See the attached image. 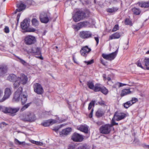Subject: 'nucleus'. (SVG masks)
Listing matches in <instances>:
<instances>
[{
	"label": "nucleus",
	"instance_id": "3",
	"mask_svg": "<svg viewBox=\"0 0 149 149\" xmlns=\"http://www.w3.org/2000/svg\"><path fill=\"white\" fill-rule=\"evenodd\" d=\"M21 27L22 30L26 32H34L36 29L33 28H29V23L26 19H24L21 23Z\"/></svg>",
	"mask_w": 149,
	"mask_h": 149
},
{
	"label": "nucleus",
	"instance_id": "49",
	"mask_svg": "<svg viewBox=\"0 0 149 149\" xmlns=\"http://www.w3.org/2000/svg\"><path fill=\"white\" fill-rule=\"evenodd\" d=\"M4 31L6 33H8L10 31L9 27L7 26H6L4 29Z\"/></svg>",
	"mask_w": 149,
	"mask_h": 149
},
{
	"label": "nucleus",
	"instance_id": "22",
	"mask_svg": "<svg viewBox=\"0 0 149 149\" xmlns=\"http://www.w3.org/2000/svg\"><path fill=\"white\" fill-rule=\"evenodd\" d=\"M121 36L120 33L116 32L112 34L109 36V39L110 40L113 39H116L119 38Z\"/></svg>",
	"mask_w": 149,
	"mask_h": 149
},
{
	"label": "nucleus",
	"instance_id": "21",
	"mask_svg": "<svg viewBox=\"0 0 149 149\" xmlns=\"http://www.w3.org/2000/svg\"><path fill=\"white\" fill-rule=\"evenodd\" d=\"M118 10V8L116 7H113L111 8H108L106 9L107 13H114Z\"/></svg>",
	"mask_w": 149,
	"mask_h": 149
},
{
	"label": "nucleus",
	"instance_id": "5",
	"mask_svg": "<svg viewBox=\"0 0 149 149\" xmlns=\"http://www.w3.org/2000/svg\"><path fill=\"white\" fill-rule=\"evenodd\" d=\"M118 52V49L115 52L109 54L103 53L102 54V56L104 59L111 61L113 60L116 57Z\"/></svg>",
	"mask_w": 149,
	"mask_h": 149
},
{
	"label": "nucleus",
	"instance_id": "20",
	"mask_svg": "<svg viewBox=\"0 0 149 149\" xmlns=\"http://www.w3.org/2000/svg\"><path fill=\"white\" fill-rule=\"evenodd\" d=\"M17 77L16 76L13 74H10L7 77V79L9 81L11 82H15L16 81Z\"/></svg>",
	"mask_w": 149,
	"mask_h": 149
},
{
	"label": "nucleus",
	"instance_id": "53",
	"mask_svg": "<svg viewBox=\"0 0 149 149\" xmlns=\"http://www.w3.org/2000/svg\"><path fill=\"white\" fill-rule=\"evenodd\" d=\"M100 60L101 62V63L104 65H105L106 64V62H105L104 61L102 58H100Z\"/></svg>",
	"mask_w": 149,
	"mask_h": 149
},
{
	"label": "nucleus",
	"instance_id": "39",
	"mask_svg": "<svg viewBox=\"0 0 149 149\" xmlns=\"http://www.w3.org/2000/svg\"><path fill=\"white\" fill-rule=\"evenodd\" d=\"M95 101L92 100V101L89 104L88 107V110H90L92 106L94 107L95 106Z\"/></svg>",
	"mask_w": 149,
	"mask_h": 149
},
{
	"label": "nucleus",
	"instance_id": "1",
	"mask_svg": "<svg viewBox=\"0 0 149 149\" xmlns=\"http://www.w3.org/2000/svg\"><path fill=\"white\" fill-rule=\"evenodd\" d=\"M20 118L23 121L30 122H34L36 119L34 114L30 112H28L23 114L20 116Z\"/></svg>",
	"mask_w": 149,
	"mask_h": 149
},
{
	"label": "nucleus",
	"instance_id": "11",
	"mask_svg": "<svg viewBox=\"0 0 149 149\" xmlns=\"http://www.w3.org/2000/svg\"><path fill=\"white\" fill-rule=\"evenodd\" d=\"M92 34L89 31H82L79 33L80 37L82 39H88L92 37Z\"/></svg>",
	"mask_w": 149,
	"mask_h": 149
},
{
	"label": "nucleus",
	"instance_id": "8",
	"mask_svg": "<svg viewBox=\"0 0 149 149\" xmlns=\"http://www.w3.org/2000/svg\"><path fill=\"white\" fill-rule=\"evenodd\" d=\"M36 38L32 36L28 35L26 36L24 39V42L27 45H31L34 44L36 42Z\"/></svg>",
	"mask_w": 149,
	"mask_h": 149
},
{
	"label": "nucleus",
	"instance_id": "38",
	"mask_svg": "<svg viewBox=\"0 0 149 149\" xmlns=\"http://www.w3.org/2000/svg\"><path fill=\"white\" fill-rule=\"evenodd\" d=\"M41 124L42 125L45 127H47L49 126V125H50V123H49V120H48L42 123H41Z\"/></svg>",
	"mask_w": 149,
	"mask_h": 149
},
{
	"label": "nucleus",
	"instance_id": "62",
	"mask_svg": "<svg viewBox=\"0 0 149 149\" xmlns=\"http://www.w3.org/2000/svg\"><path fill=\"white\" fill-rule=\"evenodd\" d=\"M59 130V128H55L53 129V130L56 132H57Z\"/></svg>",
	"mask_w": 149,
	"mask_h": 149
},
{
	"label": "nucleus",
	"instance_id": "28",
	"mask_svg": "<svg viewBox=\"0 0 149 149\" xmlns=\"http://www.w3.org/2000/svg\"><path fill=\"white\" fill-rule=\"evenodd\" d=\"M143 65L146 67V69L149 70V58H145L143 60V62L142 63Z\"/></svg>",
	"mask_w": 149,
	"mask_h": 149
},
{
	"label": "nucleus",
	"instance_id": "17",
	"mask_svg": "<svg viewBox=\"0 0 149 149\" xmlns=\"http://www.w3.org/2000/svg\"><path fill=\"white\" fill-rule=\"evenodd\" d=\"M4 113H10L13 114L18 112L19 109V108L17 107L13 108H7L5 107Z\"/></svg>",
	"mask_w": 149,
	"mask_h": 149
},
{
	"label": "nucleus",
	"instance_id": "16",
	"mask_svg": "<svg viewBox=\"0 0 149 149\" xmlns=\"http://www.w3.org/2000/svg\"><path fill=\"white\" fill-rule=\"evenodd\" d=\"M41 22L42 23H47L49 21V19L47 14L45 13H42L39 17Z\"/></svg>",
	"mask_w": 149,
	"mask_h": 149
},
{
	"label": "nucleus",
	"instance_id": "45",
	"mask_svg": "<svg viewBox=\"0 0 149 149\" xmlns=\"http://www.w3.org/2000/svg\"><path fill=\"white\" fill-rule=\"evenodd\" d=\"M120 1V0H111L109 2L110 4L112 3L115 4L116 3Z\"/></svg>",
	"mask_w": 149,
	"mask_h": 149
},
{
	"label": "nucleus",
	"instance_id": "33",
	"mask_svg": "<svg viewBox=\"0 0 149 149\" xmlns=\"http://www.w3.org/2000/svg\"><path fill=\"white\" fill-rule=\"evenodd\" d=\"M32 25L34 27H37L39 25V21L36 18L32 19L31 21Z\"/></svg>",
	"mask_w": 149,
	"mask_h": 149
},
{
	"label": "nucleus",
	"instance_id": "32",
	"mask_svg": "<svg viewBox=\"0 0 149 149\" xmlns=\"http://www.w3.org/2000/svg\"><path fill=\"white\" fill-rule=\"evenodd\" d=\"M132 10L133 14L136 15H139L141 12V11L139 8L135 7L132 8Z\"/></svg>",
	"mask_w": 149,
	"mask_h": 149
},
{
	"label": "nucleus",
	"instance_id": "31",
	"mask_svg": "<svg viewBox=\"0 0 149 149\" xmlns=\"http://www.w3.org/2000/svg\"><path fill=\"white\" fill-rule=\"evenodd\" d=\"M102 86L99 84H97L95 85L93 90L95 92L100 91Z\"/></svg>",
	"mask_w": 149,
	"mask_h": 149
},
{
	"label": "nucleus",
	"instance_id": "15",
	"mask_svg": "<svg viewBox=\"0 0 149 149\" xmlns=\"http://www.w3.org/2000/svg\"><path fill=\"white\" fill-rule=\"evenodd\" d=\"M91 50L90 48H89L87 46H86L81 48L80 53L82 56H86Z\"/></svg>",
	"mask_w": 149,
	"mask_h": 149
},
{
	"label": "nucleus",
	"instance_id": "9",
	"mask_svg": "<svg viewBox=\"0 0 149 149\" xmlns=\"http://www.w3.org/2000/svg\"><path fill=\"white\" fill-rule=\"evenodd\" d=\"M22 88L21 87H20L15 92L14 95L13 100L18 102L19 101L21 97V95L22 93Z\"/></svg>",
	"mask_w": 149,
	"mask_h": 149
},
{
	"label": "nucleus",
	"instance_id": "34",
	"mask_svg": "<svg viewBox=\"0 0 149 149\" xmlns=\"http://www.w3.org/2000/svg\"><path fill=\"white\" fill-rule=\"evenodd\" d=\"M87 85L88 87L91 89L93 90L95 86L94 85L93 83L91 81H88L87 83Z\"/></svg>",
	"mask_w": 149,
	"mask_h": 149
},
{
	"label": "nucleus",
	"instance_id": "6",
	"mask_svg": "<svg viewBox=\"0 0 149 149\" xmlns=\"http://www.w3.org/2000/svg\"><path fill=\"white\" fill-rule=\"evenodd\" d=\"M111 128V125L109 124L102 125L100 128V132L103 134H108L110 132Z\"/></svg>",
	"mask_w": 149,
	"mask_h": 149
},
{
	"label": "nucleus",
	"instance_id": "47",
	"mask_svg": "<svg viewBox=\"0 0 149 149\" xmlns=\"http://www.w3.org/2000/svg\"><path fill=\"white\" fill-rule=\"evenodd\" d=\"M114 118H113L112 119V121H111V124H110V125H111V127H112V126L115 125H118V123H116L115 122L114 120H113Z\"/></svg>",
	"mask_w": 149,
	"mask_h": 149
},
{
	"label": "nucleus",
	"instance_id": "46",
	"mask_svg": "<svg viewBox=\"0 0 149 149\" xmlns=\"http://www.w3.org/2000/svg\"><path fill=\"white\" fill-rule=\"evenodd\" d=\"M7 125H8V124H6L5 122H2L0 123V128L2 129Z\"/></svg>",
	"mask_w": 149,
	"mask_h": 149
},
{
	"label": "nucleus",
	"instance_id": "64",
	"mask_svg": "<svg viewBox=\"0 0 149 149\" xmlns=\"http://www.w3.org/2000/svg\"><path fill=\"white\" fill-rule=\"evenodd\" d=\"M96 124H97L98 125H101V122L99 121L96 122Z\"/></svg>",
	"mask_w": 149,
	"mask_h": 149
},
{
	"label": "nucleus",
	"instance_id": "36",
	"mask_svg": "<svg viewBox=\"0 0 149 149\" xmlns=\"http://www.w3.org/2000/svg\"><path fill=\"white\" fill-rule=\"evenodd\" d=\"M125 24L126 25L132 26V21L128 18H126L125 21Z\"/></svg>",
	"mask_w": 149,
	"mask_h": 149
},
{
	"label": "nucleus",
	"instance_id": "63",
	"mask_svg": "<svg viewBox=\"0 0 149 149\" xmlns=\"http://www.w3.org/2000/svg\"><path fill=\"white\" fill-rule=\"evenodd\" d=\"M36 142H37V141H36L33 140H32L31 141V142L32 143L34 144H36Z\"/></svg>",
	"mask_w": 149,
	"mask_h": 149
},
{
	"label": "nucleus",
	"instance_id": "14",
	"mask_svg": "<svg viewBox=\"0 0 149 149\" xmlns=\"http://www.w3.org/2000/svg\"><path fill=\"white\" fill-rule=\"evenodd\" d=\"M126 116V114L124 113H118L116 112L114 115L113 118L116 121H119L124 118Z\"/></svg>",
	"mask_w": 149,
	"mask_h": 149
},
{
	"label": "nucleus",
	"instance_id": "44",
	"mask_svg": "<svg viewBox=\"0 0 149 149\" xmlns=\"http://www.w3.org/2000/svg\"><path fill=\"white\" fill-rule=\"evenodd\" d=\"M15 57L18 59L19 60V62L23 64L24 65L26 63V61L24 60L21 58H20V57H19V56H15Z\"/></svg>",
	"mask_w": 149,
	"mask_h": 149
},
{
	"label": "nucleus",
	"instance_id": "12",
	"mask_svg": "<svg viewBox=\"0 0 149 149\" xmlns=\"http://www.w3.org/2000/svg\"><path fill=\"white\" fill-rule=\"evenodd\" d=\"M89 24V22L87 21H84L78 23L77 25H74V28L77 30H78L82 28L86 27Z\"/></svg>",
	"mask_w": 149,
	"mask_h": 149
},
{
	"label": "nucleus",
	"instance_id": "37",
	"mask_svg": "<svg viewBox=\"0 0 149 149\" xmlns=\"http://www.w3.org/2000/svg\"><path fill=\"white\" fill-rule=\"evenodd\" d=\"M132 105V104L130 103V102L129 101H127L124 104L123 106L124 107L126 108L127 109L130 106Z\"/></svg>",
	"mask_w": 149,
	"mask_h": 149
},
{
	"label": "nucleus",
	"instance_id": "60",
	"mask_svg": "<svg viewBox=\"0 0 149 149\" xmlns=\"http://www.w3.org/2000/svg\"><path fill=\"white\" fill-rule=\"evenodd\" d=\"M78 149H87V148L86 146H80L78 147Z\"/></svg>",
	"mask_w": 149,
	"mask_h": 149
},
{
	"label": "nucleus",
	"instance_id": "56",
	"mask_svg": "<svg viewBox=\"0 0 149 149\" xmlns=\"http://www.w3.org/2000/svg\"><path fill=\"white\" fill-rule=\"evenodd\" d=\"M93 109H92L91 110V111L89 115V117L90 118H91L93 117Z\"/></svg>",
	"mask_w": 149,
	"mask_h": 149
},
{
	"label": "nucleus",
	"instance_id": "18",
	"mask_svg": "<svg viewBox=\"0 0 149 149\" xmlns=\"http://www.w3.org/2000/svg\"><path fill=\"white\" fill-rule=\"evenodd\" d=\"M31 52L34 55H41V49L40 47H35L31 49Z\"/></svg>",
	"mask_w": 149,
	"mask_h": 149
},
{
	"label": "nucleus",
	"instance_id": "40",
	"mask_svg": "<svg viewBox=\"0 0 149 149\" xmlns=\"http://www.w3.org/2000/svg\"><path fill=\"white\" fill-rule=\"evenodd\" d=\"M142 60H143L142 59H141V61H140V60H138L137 61V62L136 63V64L139 67L143 69V67L142 66L141 63V62H142V63L143 62V60L142 61Z\"/></svg>",
	"mask_w": 149,
	"mask_h": 149
},
{
	"label": "nucleus",
	"instance_id": "4",
	"mask_svg": "<svg viewBox=\"0 0 149 149\" xmlns=\"http://www.w3.org/2000/svg\"><path fill=\"white\" fill-rule=\"evenodd\" d=\"M86 14L84 11L81 10L77 11L73 16V20L75 22L80 21L81 19L85 17Z\"/></svg>",
	"mask_w": 149,
	"mask_h": 149
},
{
	"label": "nucleus",
	"instance_id": "61",
	"mask_svg": "<svg viewBox=\"0 0 149 149\" xmlns=\"http://www.w3.org/2000/svg\"><path fill=\"white\" fill-rule=\"evenodd\" d=\"M29 106V104H25L24 106V107L22 109L24 108V109H25L27 108Z\"/></svg>",
	"mask_w": 149,
	"mask_h": 149
},
{
	"label": "nucleus",
	"instance_id": "30",
	"mask_svg": "<svg viewBox=\"0 0 149 149\" xmlns=\"http://www.w3.org/2000/svg\"><path fill=\"white\" fill-rule=\"evenodd\" d=\"M139 6L142 8H147L149 7V1L147 2H141L139 3Z\"/></svg>",
	"mask_w": 149,
	"mask_h": 149
},
{
	"label": "nucleus",
	"instance_id": "51",
	"mask_svg": "<svg viewBox=\"0 0 149 149\" xmlns=\"http://www.w3.org/2000/svg\"><path fill=\"white\" fill-rule=\"evenodd\" d=\"M98 103L100 105L103 106L105 105V102L102 100L101 101H99Z\"/></svg>",
	"mask_w": 149,
	"mask_h": 149
},
{
	"label": "nucleus",
	"instance_id": "55",
	"mask_svg": "<svg viewBox=\"0 0 149 149\" xmlns=\"http://www.w3.org/2000/svg\"><path fill=\"white\" fill-rule=\"evenodd\" d=\"M36 145L38 146H42L43 145V143L40 141H37Z\"/></svg>",
	"mask_w": 149,
	"mask_h": 149
},
{
	"label": "nucleus",
	"instance_id": "2",
	"mask_svg": "<svg viewBox=\"0 0 149 149\" xmlns=\"http://www.w3.org/2000/svg\"><path fill=\"white\" fill-rule=\"evenodd\" d=\"M28 81L27 76L23 74H21L20 77H17L16 81L13 84L14 87L15 88H17L20 84L25 85L26 84Z\"/></svg>",
	"mask_w": 149,
	"mask_h": 149
},
{
	"label": "nucleus",
	"instance_id": "57",
	"mask_svg": "<svg viewBox=\"0 0 149 149\" xmlns=\"http://www.w3.org/2000/svg\"><path fill=\"white\" fill-rule=\"evenodd\" d=\"M112 88H115L116 89H117V88H118V82L112 86Z\"/></svg>",
	"mask_w": 149,
	"mask_h": 149
},
{
	"label": "nucleus",
	"instance_id": "59",
	"mask_svg": "<svg viewBox=\"0 0 149 149\" xmlns=\"http://www.w3.org/2000/svg\"><path fill=\"white\" fill-rule=\"evenodd\" d=\"M20 15H21V14L20 13H18L17 15V23H18L19 21V19L20 17ZM17 24H18V23H17Z\"/></svg>",
	"mask_w": 149,
	"mask_h": 149
},
{
	"label": "nucleus",
	"instance_id": "50",
	"mask_svg": "<svg viewBox=\"0 0 149 149\" xmlns=\"http://www.w3.org/2000/svg\"><path fill=\"white\" fill-rule=\"evenodd\" d=\"M49 123H50V125H51L56 123L57 122L56 120H55L50 119H49Z\"/></svg>",
	"mask_w": 149,
	"mask_h": 149
},
{
	"label": "nucleus",
	"instance_id": "26",
	"mask_svg": "<svg viewBox=\"0 0 149 149\" xmlns=\"http://www.w3.org/2000/svg\"><path fill=\"white\" fill-rule=\"evenodd\" d=\"M105 113V112L102 109H99L96 112L95 115L97 117H100L103 116Z\"/></svg>",
	"mask_w": 149,
	"mask_h": 149
},
{
	"label": "nucleus",
	"instance_id": "42",
	"mask_svg": "<svg viewBox=\"0 0 149 149\" xmlns=\"http://www.w3.org/2000/svg\"><path fill=\"white\" fill-rule=\"evenodd\" d=\"M138 101V99L135 97L132 98V100L130 101L132 105L135 103L136 102H137Z\"/></svg>",
	"mask_w": 149,
	"mask_h": 149
},
{
	"label": "nucleus",
	"instance_id": "7",
	"mask_svg": "<svg viewBox=\"0 0 149 149\" xmlns=\"http://www.w3.org/2000/svg\"><path fill=\"white\" fill-rule=\"evenodd\" d=\"M33 88L34 91L38 95H42L44 92L42 86L39 83H34L33 85Z\"/></svg>",
	"mask_w": 149,
	"mask_h": 149
},
{
	"label": "nucleus",
	"instance_id": "23",
	"mask_svg": "<svg viewBox=\"0 0 149 149\" xmlns=\"http://www.w3.org/2000/svg\"><path fill=\"white\" fill-rule=\"evenodd\" d=\"M20 99L22 104H24L27 100V95L26 94H25L24 93L22 92V95H21Z\"/></svg>",
	"mask_w": 149,
	"mask_h": 149
},
{
	"label": "nucleus",
	"instance_id": "29",
	"mask_svg": "<svg viewBox=\"0 0 149 149\" xmlns=\"http://www.w3.org/2000/svg\"><path fill=\"white\" fill-rule=\"evenodd\" d=\"M18 9H17V10L18 12H20L24 10L26 7V6L22 3L18 4L17 5Z\"/></svg>",
	"mask_w": 149,
	"mask_h": 149
},
{
	"label": "nucleus",
	"instance_id": "41",
	"mask_svg": "<svg viewBox=\"0 0 149 149\" xmlns=\"http://www.w3.org/2000/svg\"><path fill=\"white\" fill-rule=\"evenodd\" d=\"M15 144L17 145H21L25 143V142H21L19 141L17 139H15Z\"/></svg>",
	"mask_w": 149,
	"mask_h": 149
},
{
	"label": "nucleus",
	"instance_id": "10",
	"mask_svg": "<svg viewBox=\"0 0 149 149\" xmlns=\"http://www.w3.org/2000/svg\"><path fill=\"white\" fill-rule=\"evenodd\" d=\"M71 139L74 142H81L83 141L84 138L82 135L75 132L72 135Z\"/></svg>",
	"mask_w": 149,
	"mask_h": 149
},
{
	"label": "nucleus",
	"instance_id": "25",
	"mask_svg": "<svg viewBox=\"0 0 149 149\" xmlns=\"http://www.w3.org/2000/svg\"><path fill=\"white\" fill-rule=\"evenodd\" d=\"M78 130L85 133H88V127L85 125H81L78 128Z\"/></svg>",
	"mask_w": 149,
	"mask_h": 149
},
{
	"label": "nucleus",
	"instance_id": "43",
	"mask_svg": "<svg viewBox=\"0 0 149 149\" xmlns=\"http://www.w3.org/2000/svg\"><path fill=\"white\" fill-rule=\"evenodd\" d=\"M94 62V61L93 59H92L90 61H84V62L87 64V65H91Z\"/></svg>",
	"mask_w": 149,
	"mask_h": 149
},
{
	"label": "nucleus",
	"instance_id": "27",
	"mask_svg": "<svg viewBox=\"0 0 149 149\" xmlns=\"http://www.w3.org/2000/svg\"><path fill=\"white\" fill-rule=\"evenodd\" d=\"M7 68L6 66H2L0 67V76H1L7 72Z\"/></svg>",
	"mask_w": 149,
	"mask_h": 149
},
{
	"label": "nucleus",
	"instance_id": "24",
	"mask_svg": "<svg viewBox=\"0 0 149 149\" xmlns=\"http://www.w3.org/2000/svg\"><path fill=\"white\" fill-rule=\"evenodd\" d=\"M131 92L129 89H125L123 90L120 94V96L122 97L131 93Z\"/></svg>",
	"mask_w": 149,
	"mask_h": 149
},
{
	"label": "nucleus",
	"instance_id": "54",
	"mask_svg": "<svg viewBox=\"0 0 149 149\" xmlns=\"http://www.w3.org/2000/svg\"><path fill=\"white\" fill-rule=\"evenodd\" d=\"M94 39L96 42V45H97L99 43V39L98 36L94 37Z\"/></svg>",
	"mask_w": 149,
	"mask_h": 149
},
{
	"label": "nucleus",
	"instance_id": "58",
	"mask_svg": "<svg viewBox=\"0 0 149 149\" xmlns=\"http://www.w3.org/2000/svg\"><path fill=\"white\" fill-rule=\"evenodd\" d=\"M5 107H3L1 106L0 105V111H3L4 112V110L5 109Z\"/></svg>",
	"mask_w": 149,
	"mask_h": 149
},
{
	"label": "nucleus",
	"instance_id": "19",
	"mask_svg": "<svg viewBox=\"0 0 149 149\" xmlns=\"http://www.w3.org/2000/svg\"><path fill=\"white\" fill-rule=\"evenodd\" d=\"M72 129L70 127H68L62 130L61 132H60V134L62 136H66L69 134L71 131Z\"/></svg>",
	"mask_w": 149,
	"mask_h": 149
},
{
	"label": "nucleus",
	"instance_id": "35",
	"mask_svg": "<svg viewBox=\"0 0 149 149\" xmlns=\"http://www.w3.org/2000/svg\"><path fill=\"white\" fill-rule=\"evenodd\" d=\"M100 91L105 95H107L108 92V90L105 87L103 86Z\"/></svg>",
	"mask_w": 149,
	"mask_h": 149
},
{
	"label": "nucleus",
	"instance_id": "48",
	"mask_svg": "<svg viewBox=\"0 0 149 149\" xmlns=\"http://www.w3.org/2000/svg\"><path fill=\"white\" fill-rule=\"evenodd\" d=\"M119 29L118 26V25H116L112 29V31L114 32L116 31Z\"/></svg>",
	"mask_w": 149,
	"mask_h": 149
},
{
	"label": "nucleus",
	"instance_id": "13",
	"mask_svg": "<svg viewBox=\"0 0 149 149\" xmlns=\"http://www.w3.org/2000/svg\"><path fill=\"white\" fill-rule=\"evenodd\" d=\"M11 93V89L9 88H6L5 89L4 95L1 100H0V102H2L9 98Z\"/></svg>",
	"mask_w": 149,
	"mask_h": 149
},
{
	"label": "nucleus",
	"instance_id": "52",
	"mask_svg": "<svg viewBox=\"0 0 149 149\" xmlns=\"http://www.w3.org/2000/svg\"><path fill=\"white\" fill-rule=\"evenodd\" d=\"M118 88L120 87L123 86H126V84H123L121 83L118 82Z\"/></svg>",
	"mask_w": 149,
	"mask_h": 149
}]
</instances>
